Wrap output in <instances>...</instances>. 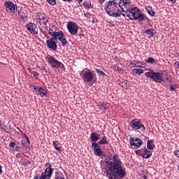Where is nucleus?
Masks as SVG:
<instances>
[{
	"mask_svg": "<svg viewBox=\"0 0 179 179\" xmlns=\"http://www.w3.org/2000/svg\"><path fill=\"white\" fill-rule=\"evenodd\" d=\"M117 71H122V68H121V67H117Z\"/></svg>",
	"mask_w": 179,
	"mask_h": 179,
	"instance_id": "obj_53",
	"label": "nucleus"
},
{
	"mask_svg": "<svg viewBox=\"0 0 179 179\" xmlns=\"http://www.w3.org/2000/svg\"><path fill=\"white\" fill-rule=\"evenodd\" d=\"M130 145L132 149H139L141 145H143V141L139 138L131 137L129 139Z\"/></svg>",
	"mask_w": 179,
	"mask_h": 179,
	"instance_id": "obj_11",
	"label": "nucleus"
},
{
	"mask_svg": "<svg viewBox=\"0 0 179 179\" xmlns=\"http://www.w3.org/2000/svg\"><path fill=\"white\" fill-rule=\"evenodd\" d=\"M83 6H85V8L86 9H87V8H91V7H92V4L87 3V1H84V2H83Z\"/></svg>",
	"mask_w": 179,
	"mask_h": 179,
	"instance_id": "obj_34",
	"label": "nucleus"
},
{
	"mask_svg": "<svg viewBox=\"0 0 179 179\" xmlns=\"http://www.w3.org/2000/svg\"><path fill=\"white\" fill-rule=\"evenodd\" d=\"M46 60L48 64L53 68L54 69H58L59 68H62V69H65V66L62 62L58 61L55 57L48 55L46 57Z\"/></svg>",
	"mask_w": 179,
	"mask_h": 179,
	"instance_id": "obj_5",
	"label": "nucleus"
},
{
	"mask_svg": "<svg viewBox=\"0 0 179 179\" xmlns=\"http://www.w3.org/2000/svg\"><path fill=\"white\" fill-rule=\"evenodd\" d=\"M53 145L56 150H59V152H61V147H58V144H57V141H53Z\"/></svg>",
	"mask_w": 179,
	"mask_h": 179,
	"instance_id": "obj_35",
	"label": "nucleus"
},
{
	"mask_svg": "<svg viewBox=\"0 0 179 179\" xmlns=\"http://www.w3.org/2000/svg\"><path fill=\"white\" fill-rule=\"evenodd\" d=\"M136 154L142 157L143 155V149L136 150Z\"/></svg>",
	"mask_w": 179,
	"mask_h": 179,
	"instance_id": "obj_38",
	"label": "nucleus"
},
{
	"mask_svg": "<svg viewBox=\"0 0 179 179\" xmlns=\"http://www.w3.org/2000/svg\"><path fill=\"white\" fill-rule=\"evenodd\" d=\"M99 3H104V2H106V1L107 0H98Z\"/></svg>",
	"mask_w": 179,
	"mask_h": 179,
	"instance_id": "obj_49",
	"label": "nucleus"
},
{
	"mask_svg": "<svg viewBox=\"0 0 179 179\" xmlns=\"http://www.w3.org/2000/svg\"><path fill=\"white\" fill-rule=\"evenodd\" d=\"M149 172H148V171L144 170L142 171V173H141V176L144 178V179H148V177H149Z\"/></svg>",
	"mask_w": 179,
	"mask_h": 179,
	"instance_id": "obj_28",
	"label": "nucleus"
},
{
	"mask_svg": "<svg viewBox=\"0 0 179 179\" xmlns=\"http://www.w3.org/2000/svg\"><path fill=\"white\" fill-rule=\"evenodd\" d=\"M25 141L27 145H30V140L29 139V137H26Z\"/></svg>",
	"mask_w": 179,
	"mask_h": 179,
	"instance_id": "obj_45",
	"label": "nucleus"
},
{
	"mask_svg": "<svg viewBox=\"0 0 179 179\" xmlns=\"http://www.w3.org/2000/svg\"><path fill=\"white\" fill-rule=\"evenodd\" d=\"M41 71H42V73H43V75H47L48 73V71H47V68H45V66H42Z\"/></svg>",
	"mask_w": 179,
	"mask_h": 179,
	"instance_id": "obj_36",
	"label": "nucleus"
},
{
	"mask_svg": "<svg viewBox=\"0 0 179 179\" xmlns=\"http://www.w3.org/2000/svg\"><path fill=\"white\" fill-rule=\"evenodd\" d=\"M55 179H65V178L61 177V176H57L55 178Z\"/></svg>",
	"mask_w": 179,
	"mask_h": 179,
	"instance_id": "obj_50",
	"label": "nucleus"
},
{
	"mask_svg": "<svg viewBox=\"0 0 179 179\" xmlns=\"http://www.w3.org/2000/svg\"><path fill=\"white\" fill-rule=\"evenodd\" d=\"M17 15L20 17H21L23 22H26V20H27L28 15L27 11L26 10L20 9V10H18Z\"/></svg>",
	"mask_w": 179,
	"mask_h": 179,
	"instance_id": "obj_18",
	"label": "nucleus"
},
{
	"mask_svg": "<svg viewBox=\"0 0 179 179\" xmlns=\"http://www.w3.org/2000/svg\"><path fill=\"white\" fill-rule=\"evenodd\" d=\"M100 139V135L97 133H92L91 134L92 142H97Z\"/></svg>",
	"mask_w": 179,
	"mask_h": 179,
	"instance_id": "obj_22",
	"label": "nucleus"
},
{
	"mask_svg": "<svg viewBox=\"0 0 179 179\" xmlns=\"http://www.w3.org/2000/svg\"><path fill=\"white\" fill-rule=\"evenodd\" d=\"M67 29L73 36H76L78 34V31L79 30V27L76 24V22H69L67 24Z\"/></svg>",
	"mask_w": 179,
	"mask_h": 179,
	"instance_id": "obj_13",
	"label": "nucleus"
},
{
	"mask_svg": "<svg viewBox=\"0 0 179 179\" xmlns=\"http://www.w3.org/2000/svg\"><path fill=\"white\" fill-rule=\"evenodd\" d=\"M169 90H171V92H176V87H173V85H171L169 87Z\"/></svg>",
	"mask_w": 179,
	"mask_h": 179,
	"instance_id": "obj_43",
	"label": "nucleus"
},
{
	"mask_svg": "<svg viewBox=\"0 0 179 179\" xmlns=\"http://www.w3.org/2000/svg\"><path fill=\"white\" fill-rule=\"evenodd\" d=\"M22 136L24 137V139L29 137L26 133L22 134Z\"/></svg>",
	"mask_w": 179,
	"mask_h": 179,
	"instance_id": "obj_48",
	"label": "nucleus"
},
{
	"mask_svg": "<svg viewBox=\"0 0 179 179\" xmlns=\"http://www.w3.org/2000/svg\"><path fill=\"white\" fill-rule=\"evenodd\" d=\"M81 75L83 76V80L86 83L93 82V80L96 79V73H93L90 71V70H83L81 73Z\"/></svg>",
	"mask_w": 179,
	"mask_h": 179,
	"instance_id": "obj_7",
	"label": "nucleus"
},
{
	"mask_svg": "<svg viewBox=\"0 0 179 179\" xmlns=\"http://www.w3.org/2000/svg\"><path fill=\"white\" fill-rule=\"evenodd\" d=\"M173 155H175V156H176V157L179 158V150L174 151Z\"/></svg>",
	"mask_w": 179,
	"mask_h": 179,
	"instance_id": "obj_42",
	"label": "nucleus"
},
{
	"mask_svg": "<svg viewBox=\"0 0 179 179\" xmlns=\"http://www.w3.org/2000/svg\"><path fill=\"white\" fill-rule=\"evenodd\" d=\"M77 1L78 2L79 5H80V2H83V0H77Z\"/></svg>",
	"mask_w": 179,
	"mask_h": 179,
	"instance_id": "obj_52",
	"label": "nucleus"
},
{
	"mask_svg": "<svg viewBox=\"0 0 179 179\" xmlns=\"http://www.w3.org/2000/svg\"><path fill=\"white\" fill-rule=\"evenodd\" d=\"M31 75H34V76H35L36 79H38L39 78V75L38 73L36 71H32Z\"/></svg>",
	"mask_w": 179,
	"mask_h": 179,
	"instance_id": "obj_39",
	"label": "nucleus"
},
{
	"mask_svg": "<svg viewBox=\"0 0 179 179\" xmlns=\"http://www.w3.org/2000/svg\"><path fill=\"white\" fill-rule=\"evenodd\" d=\"M34 90H36V92H38V94H40L41 97H45L47 96V92L45 90L43 89L41 87H34Z\"/></svg>",
	"mask_w": 179,
	"mask_h": 179,
	"instance_id": "obj_19",
	"label": "nucleus"
},
{
	"mask_svg": "<svg viewBox=\"0 0 179 179\" xmlns=\"http://www.w3.org/2000/svg\"><path fill=\"white\" fill-rule=\"evenodd\" d=\"M120 85L122 87H124V89H129V84L128 83V80H124V81H121L120 83Z\"/></svg>",
	"mask_w": 179,
	"mask_h": 179,
	"instance_id": "obj_23",
	"label": "nucleus"
},
{
	"mask_svg": "<svg viewBox=\"0 0 179 179\" xmlns=\"http://www.w3.org/2000/svg\"><path fill=\"white\" fill-rule=\"evenodd\" d=\"M21 145H22V146H24V148H27V146H29V145L27 144V143L26 142V139L24 138L22 141H21Z\"/></svg>",
	"mask_w": 179,
	"mask_h": 179,
	"instance_id": "obj_37",
	"label": "nucleus"
},
{
	"mask_svg": "<svg viewBox=\"0 0 179 179\" xmlns=\"http://www.w3.org/2000/svg\"><path fill=\"white\" fill-rule=\"evenodd\" d=\"M49 5H52V6H54V5H57V1L55 0H47Z\"/></svg>",
	"mask_w": 179,
	"mask_h": 179,
	"instance_id": "obj_33",
	"label": "nucleus"
},
{
	"mask_svg": "<svg viewBox=\"0 0 179 179\" xmlns=\"http://www.w3.org/2000/svg\"><path fill=\"white\" fill-rule=\"evenodd\" d=\"M122 16H127L130 20H139V22H143L145 20V15L141 13L139 8L134 7L129 10H127L126 14H122Z\"/></svg>",
	"mask_w": 179,
	"mask_h": 179,
	"instance_id": "obj_3",
	"label": "nucleus"
},
{
	"mask_svg": "<svg viewBox=\"0 0 179 179\" xmlns=\"http://www.w3.org/2000/svg\"><path fill=\"white\" fill-rule=\"evenodd\" d=\"M119 8L122 10V12H125L127 13V10H130L129 5L131 4V1L129 0H119L117 1Z\"/></svg>",
	"mask_w": 179,
	"mask_h": 179,
	"instance_id": "obj_12",
	"label": "nucleus"
},
{
	"mask_svg": "<svg viewBox=\"0 0 179 179\" xmlns=\"http://www.w3.org/2000/svg\"><path fill=\"white\" fill-rule=\"evenodd\" d=\"M166 80H167V82H171V77H166Z\"/></svg>",
	"mask_w": 179,
	"mask_h": 179,
	"instance_id": "obj_47",
	"label": "nucleus"
},
{
	"mask_svg": "<svg viewBox=\"0 0 179 179\" xmlns=\"http://www.w3.org/2000/svg\"><path fill=\"white\" fill-rule=\"evenodd\" d=\"M36 20L41 26H47V23H48V19L45 17V14L44 13H38L36 17Z\"/></svg>",
	"mask_w": 179,
	"mask_h": 179,
	"instance_id": "obj_15",
	"label": "nucleus"
},
{
	"mask_svg": "<svg viewBox=\"0 0 179 179\" xmlns=\"http://www.w3.org/2000/svg\"><path fill=\"white\" fill-rule=\"evenodd\" d=\"M49 36L52 38L47 40L46 44L47 47L50 48V50H53V51H57V48H58V45H57V38H55V27H52L49 29Z\"/></svg>",
	"mask_w": 179,
	"mask_h": 179,
	"instance_id": "obj_4",
	"label": "nucleus"
},
{
	"mask_svg": "<svg viewBox=\"0 0 179 179\" xmlns=\"http://www.w3.org/2000/svg\"><path fill=\"white\" fill-rule=\"evenodd\" d=\"M19 149H20V148L19 146L15 147L16 152H19L20 151Z\"/></svg>",
	"mask_w": 179,
	"mask_h": 179,
	"instance_id": "obj_51",
	"label": "nucleus"
},
{
	"mask_svg": "<svg viewBox=\"0 0 179 179\" xmlns=\"http://www.w3.org/2000/svg\"><path fill=\"white\" fill-rule=\"evenodd\" d=\"M10 148H15V146H16V143L11 141L9 144Z\"/></svg>",
	"mask_w": 179,
	"mask_h": 179,
	"instance_id": "obj_40",
	"label": "nucleus"
},
{
	"mask_svg": "<svg viewBox=\"0 0 179 179\" xmlns=\"http://www.w3.org/2000/svg\"><path fill=\"white\" fill-rule=\"evenodd\" d=\"M4 6L8 13H10L11 15H15V13L17 12V6H16V4H15L12 1H6L4 3Z\"/></svg>",
	"mask_w": 179,
	"mask_h": 179,
	"instance_id": "obj_9",
	"label": "nucleus"
},
{
	"mask_svg": "<svg viewBox=\"0 0 179 179\" xmlns=\"http://www.w3.org/2000/svg\"><path fill=\"white\" fill-rule=\"evenodd\" d=\"M25 141L27 145H30V140L29 139V137H26Z\"/></svg>",
	"mask_w": 179,
	"mask_h": 179,
	"instance_id": "obj_46",
	"label": "nucleus"
},
{
	"mask_svg": "<svg viewBox=\"0 0 179 179\" xmlns=\"http://www.w3.org/2000/svg\"><path fill=\"white\" fill-rule=\"evenodd\" d=\"M17 129L20 131V132H22V130H20V129H19V127H17Z\"/></svg>",
	"mask_w": 179,
	"mask_h": 179,
	"instance_id": "obj_56",
	"label": "nucleus"
},
{
	"mask_svg": "<svg viewBox=\"0 0 179 179\" xmlns=\"http://www.w3.org/2000/svg\"><path fill=\"white\" fill-rule=\"evenodd\" d=\"M145 34H149L150 36H151V37H153V36L155 34H156V30L155 29H146L145 31H144Z\"/></svg>",
	"mask_w": 179,
	"mask_h": 179,
	"instance_id": "obj_25",
	"label": "nucleus"
},
{
	"mask_svg": "<svg viewBox=\"0 0 179 179\" xmlns=\"http://www.w3.org/2000/svg\"><path fill=\"white\" fill-rule=\"evenodd\" d=\"M148 13H149L150 16H155V11H150V10H148Z\"/></svg>",
	"mask_w": 179,
	"mask_h": 179,
	"instance_id": "obj_41",
	"label": "nucleus"
},
{
	"mask_svg": "<svg viewBox=\"0 0 179 179\" xmlns=\"http://www.w3.org/2000/svg\"><path fill=\"white\" fill-rule=\"evenodd\" d=\"M99 108L101 110H108V106L106 103H101L99 104Z\"/></svg>",
	"mask_w": 179,
	"mask_h": 179,
	"instance_id": "obj_30",
	"label": "nucleus"
},
{
	"mask_svg": "<svg viewBox=\"0 0 179 179\" xmlns=\"http://www.w3.org/2000/svg\"><path fill=\"white\" fill-rule=\"evenodd\" d=\"M130 64L131 65L132 68L141 67V65H142V62L133 61L130 63Z\"/></svg>",
	"mask_w": 179,
	"mask_h": 179,
	"instance_id": "obj_26",
	"label": "nucleus"
},
{
	"mask_svg": "<svg viewBox=\"0 0 179 179\" xmlns=\"http://www.w3.org/2000/svg\"><path fill=\"white\" fill-rule=\"evenodd\" d=\"M145 76H146V78H150V79H152L153 82H156V83L164 82V80H163V73H155L152 71H148L145 73Z\"/></svg>",
	"mask_w": 179,
	"mask_h": 179,
	"instance_id": "obj_6",
	"label": "nucleus"
},
{
	"mask_svg": "<svg viewBox=\"0 0 179 179\" xmlns=\"http://www.w3.org/2000/svg\"><path fill=\"white\" fill-rule=\"evenodd\" d=\"M1 129H3V131H6V132H7V134H10L13 132V129H12L10 127H8L6 125H4L1 127Z\"/></svg>",
	"mask_w": 179,
	"mask_h": 179,
	"instance_id": "obj_27",
	"label": "nucleus"
},
{
	"mask_svg": "<svg viewBox=\"0 0 179 179\" xmlns=\"http://www.w3.org/2000/svg\"><path fill=\"white\" fill-rule=\"evenodd\" d=\"M141 155L143 159H149L152 156V152L145 148Z\"/></svg>",
	"mask_w": 179,
	"mask_h": 179,
	"instance_id": "obj_20",
	"label": "nucleus"
},
{
	"mask_svg": "<svg viewBox=\"0 0 179 179\" xmlns=\"http://www.w3.org/2000/svg\"><path fill=\"white\" fill-rule=\"evenodd\" d=\"M28 71H29V72H31V69H28Z\"/></svg>",
	"mask_w": 179,
	"mask_h": 179,
	"instance_id": "obj_55",
	"label": "nucleus"
},
{
	"mask_svg": "<svg viewBox=\"0 0 179 179\" xmlns=\"http://www.w3.org/2000/svg\"><path fill=\"white\" fill-rule=\"evenodd\" d=\"M55 38L61 41L62 45H68V41L66 40V38H65V34H64L62 31H57V29L55 27Z\"/></svg>",
	"mask_w": 179,
	"mask_h": 179,
	"instance_id": "obj_10",
	"label": "nucleus"
},
{
	"mask_svg": "<svg viewBox=\"0 0 179 179\" xmlns=\"http://www.w3.org/2000/svg\"><path fill=\"white\" fill-rule=\"evenodd\" d=\"M92 149H94V153L95 156H99V157H101V156H103V151L101 150V149H100L99 143L93 142L92 144Z\"/></svg>",
	"mask_w": 179,
	"mask_h": 179,
	"instance_id": "obj_16",
	"label": "nucleus"
},
{
	"mask_svg": "<svg viewBox=\"0 0 179 179\" xmlns=\"http://www.w3.org/2000/svg\"><path fill=\"white\" fill-rule=\"evenodd\" d=\"M147 62L148 64H153L154 62H156V60L153 57H148L147 59Z\"/></svg>",
	"mask_w": 179,
	"mask_h": 179,
	"instance_id": "obj_32",
	"label": "nucleus"
},
{
	"mask_svg": "<svg viewBox=\"0 0 179 179\" xmlns=\"http://www.w3.org/2000/svg\"><path fill=\"white\" fill-rule=\"evenodd\" d=\"M133 72H135L136 73H138V75H141V73H143L144 71L142 69H134Z\"/></svg>",
	"mask_w": 179,
	"mask_h": 179,
	"instance_id": "obj_29",
	"label": "nucleus"
},
{
	"mask_svg": "<svg viewBox=\"0 0 179 179\" xmlns=\"http://www.w3.org/2000/svg\"><path fill=\"white\" fill-rule=\"evenodd\" d=\"M105 174L109 179L124 178L127 171L122 168V162L118 155H115L111 161H106Z\"/></svg>",
	"mask_w": 179,
	"mask_h": 179,
	"instance_id": "obj_1",
	"label": "nucleus"
},
{
	"mask_svg": "<svg viewBox=\"0 0 179 179\" xmlns=\"http://www.w3.org/2000/svg\"><path fill=\"white\" fill-rule=\"evenodd\" d=\"M131 127L133 129H142L143 131H146V127L143 125V123L138 119H134L131 121Z\"/></svg>",
	"mask_w": 179,
	"mask_h": 179,
	"instance_id": "obj_14",
	"label": "nucleus"
},
{
	"mask_svg": "<svg viewBox=\"0 0 179 179\" xmlns=\"http://www.w3.org/2000/svg\"><path fill=\"white\" fill-rule=\"evenodd\" d=\"M45 166H48V167L46 169H52V165L50 164V163H46Z\"/></svg>",
	"mask_w": 179,
	"mask_h": 179,
	"instance_id": "obj_44",
	"label": "nucleus"
},
{
	"mask_svg": "<svg viewBox=\"0 0 179 179\" xmlns=\"http://www.w3.org/2000/svg\"><path fill=\"white\" fill-rule=\"evenodd\" d=\"M178 170H179V166H178Z\"/></svg>",
	"mask_w": 179,
	"mask_h": 179,
	"instance_id": "obj_57",
	"label": "nucleus"
},
{
	"mask_svg": "<svg viewBox=\"0 0 179 179\" xmlns=\"http://www.w3.org/2000/svg\"><path fill=\"white\" fill-rule=\"evenodd\" d=\"M27 29L28 31L31 33V34H38V28H37L36 24L33 22H29V24H27Z\"/></svg>",
	"mask_w": 179,
	"mask_h": 179,
	"instance_id": "obj_17",
	"label": "nucleus"
},
{
	"mask_svg": "<svg viewBox=\"0 0 179 179\" xmlns=\"http://www.w3.org/2000/svg\"><path fill=\"white\" fill-rule=\"evenodd\" d=\"M119 0H113L109 1L105 3V10L109 15V16H113V17H120L122 13L120 10V8H118V2Z\"/></svg>",
	"mask_w": 179,
	"mask_h": 179,
	"instance_id": "obj_2",
	"label": "nucleus"
},
{
	"mask_svg": "<svg viewBox=\"0 0 179 179\" xmlns=\"http://www.w3.org/2000/svg\"><path fill=\"white\" fill-rule=\"evenodd\" d=\"M2 173V166H0V174Z\"/></svg>",
	"mask_w": 179,
	"mask_h": 179,
	"instance_id": "obj_54",
	"label": "nucleus"
},
{
	"mask_svg": "<svg viewBox=\"0 0 179 179\" xmlns=\"http://www.w3.org/2000/svg\"><path fill=\"white\" fill-rule=\"evenodd\" d=\"M95 71L99 76H103V78L106 76V74L103 71H100V69H96Z\"/></svg>",
	"mask_w": 179,
	"mask_h": 179,
	"instance_id": "obj_31",
	"label": "nucleus"
},
{
	"mask_svg": "<svg viewBox=\"0 0 179 179\" xmlns=\"http://www.w3.org/2000/svg\"><path fill=\"white\" fill-rule=\"evenodd\" d=\"M155 140L152 139V140H148L147 142V148L149 150H153V149H155V148H156L155 146Z\"/></svg>",
	"mask_w": 179,
	"mask_h": 179,
	"instance_id": "obj_21",
	"label": "nucleus"
},
{
	"mask_svg": "<svg viewBox=\"0 0 179 179\" xmlns=\"http://www.w3.org/2000/svg\"><path fill=\"white\" fill-rule=\"evenodd\" d=\"M54 173V169L50 168L49 169L46 168L45 171L42 172L41 176L40 174H36L34 179H50Z\"/></svg>",
	"mask_w": 179,
	"mask_h": 179,
	"instance_id": "obj_8",
	"label": "nucleus"
},
{
	"mask_svg": "<svg viewBox=\"0 0 179 179\" xmlns=\"http://www.w3.org/2000/svg\"><path fill=\"white\" fill-rule=\"evenodd\" d=\"M99 145H108V141H107V136H104L98 142Z\"/></svg>",
	"mask_w": 179,
	"mask_h": 179,
	"instance_id": "obj_24",
	"label": "nucleus"
}]
</instances>
